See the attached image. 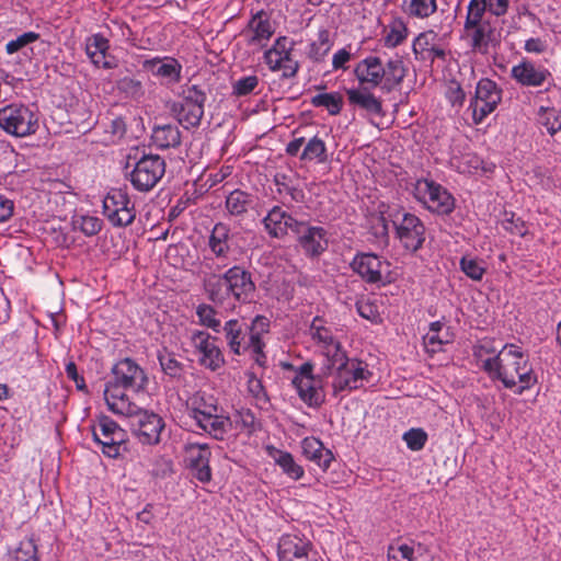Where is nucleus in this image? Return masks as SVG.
I'll return each instance as SVG.
<instances>
[{"label":"nucleus","mask_w":561,"mask_h":561,"mask_svg":"<svg viewBox=\"0 0 561 561\" xmlns=\"http://www.w3.org/2000/svg\"><path fill=\"white\" fill-rule=\"evenodd\" d=\"M473 355L492 380H500L505 388L514 389L516 394L537 383V375L528 356L514 344L504 345L495 354V350L483 343L474 347Z\"/></svg>","instance_id":"f257e3e1"},{"label":"nucleus","mask_w":561,"mask_h":561,"mask_svg":"<svg viewBox=\"0 0 561 561\" xmlns=\"http://www.w3.org/2000/svg\"><path fill=\"white\" fill-rule=\"evenodd\" d=\"M203 288L211 302L225 309H233L238 302L250 301L255 285L249 272L234 265L224 274H205Z\"/></svg>","instance_id":"f03ea898"},{"label":"nucleus","mask_w":561,"mask_h":561,"mask_svg":"<svg viewBox=\"0 0 561 561\" xmlns=\"http://www.w3.org/2000/svg\"><path fill=\"white\" fill-rule=\"evenodd\" d=\"M137 370L138 366L129 358L118 362L112 368L113 379L105 386L104 399L113 413L127 417L138 416L140 408L128 393L130 391L137 397V391L130 389Z\"/></svg>","instance_id":"7ed1b4c3"},{"label":"nucleus","mask_w":561,"mask_h":561,"mask_svg":"<svg viewBox=\"0 0 561 561\" xmlns=\"http://www.w3.org/2000/svg\"><path fill=\"white\" fill-rule=\"evenodd\" d=\"M354 75L358 85L370 89L381 88L389 93L402 83L407 76V68L404 61L398 56L383 64L380 57L369 55L356 65Z\"/></svg>","instance_id":"20e7f679"},{"label":"nucleus","mask_w":561,"mask_h":561,"mask_svg":"<svg viewBox=\"0 0 561 561\" xmlns=\"http://www.w3.org/2000/svg\"><path fill=\"white\" fill-rule=\"evenodd\" d=\"M488 2H469L461 38L471 51L486 55L497 43L496 31L486 18Z\"/></svg>","instance_id":"39448f33"},{"label":"nucleus","mask_w":561,"mask_h":561,"mask_svg":"<svg viewBox=\"0 0 561 561\" xmlns=\"http://www.w3.org/2000/svg\"><path fill=\"white\" fill-rule=\"evenodd\" d=\"M330 362L332 366L337 365L332 385L335 393L344 390L359 389L373 376L367 363L357 358H348L344 351H337L336 354H332Z\"/></svg>","instance_id":"423d86ee"},{"label":"nucleus","mask_w":561,"mask_h":561,"mask_svg":"<svg viewBox=\"0 0 561 561\" xmlns=\"http://www.w3.org/2000/svg\"><path fill=\"white\" fill-rule=\"evenodd\" d=\"M396 229V237L401 245L410 252H416L425 241V226L414 214L396 208L389 213Z\"/></svg>","instance_id":"0eeeda50"},{"label":"nucleus","mask_w":561,"mask_h":561,"mask_svg":"<svg viewBox=\"0 0 561 561\" xmlns=\"http://www.w3.org/2000/svg\"><path fill=\"white\" fill-rule=\"evenodd\" d=\"M0 127L15 137L30 136L38 128V117L28 106L12 103L0 108Z\"/></svg>","instance_id":"6e6552de"},{"label":"nucleus","mask_w":561,"mask_h":561,"mask_svg":"<svg viewBox=\"0 0 561 561\" xmlns=\"http://www.w3.org/2000/svg\"><path fill=\"white\" fill-rule=\"evenodd\" d=\"M413 195L430 211L438 215H449L455 208L453 195L433 180L419 179L413 185Z\"/></svg>","instance_id":"1a4fd4ad"},{"label":"nucleus","mask_w":561,"mask_h":561,"mask_svg":"<svg viewBox=\"0 0 561 561\" xmlns=\"http://www.w3.org/2000/svg\"><path fill=\"white\" fill-rule=\"evenodd\" d=\"M350 266L366 284L383 286L390 282V263L375 253L355 254Z\"/></svg>","instance_id":"9d476101"},{"label":"nucleus","mask_w":561,"mask_h":561,"mask_svg":"<svg viewBox=\"0 0 561 561\" xmlns=\"http://www.w3.org/2000/svg\"><path fill=\"white\" fill-rule=\"evenodd\" d=\"M502 101V89L489 78L478 81L474 96L470 100L469 108L472 111V121L476 125L493 113Z\"/></svg>","instance_id":"9b49d317"},{"label":"nucleus","mask_w":561,"mask_h":561,"mask_svg":"<svg viewBox=\"0 0 561 561\" xmlns=\"http://www.w3.org/2000/svg\"><path fill=\"white\" fill-rule=\"evenodd\" d=\"M297 244L308 259L320 257L329 248V232L310 220H299L294 232Z\"/></svg>","instance_id":"f8f14e48"},{"label":"nucleus","mask_w":561,"mask_h":561,"mask_svg":"<svg viewBox=\"0 0 561 561\" xmlns=\"http://www.w3.org/2000/svg\"><path fill=\"white\" fill-rule=\"evenodd\" d=\"M295 43L286 36H279L275 39L271 48L264 53V61L273 72L282 70V77L285 79L294 78L300 68V65L291 56Z\"/></svg>","instance_id":"ddd939ff"},{"label":"nucleus","mask_w":561,"mask_h":561,"mask_svg":"<svg viewBox=\"0 0 561 561\" xmlns=\"http://www.w3.org/2000/svg\"><path fill=\"white\" fill-rule=\"evenodd\" d=\"M185 468L192 477L201 483H208L213 479L209 465L211 450L208 444L187 442L183 446Z\"/></svg>","instance_id":"4468645a"},{"label":"nucleus","mask_w":561,"mask_h":561,"mask_svg":"<svg viewBox=\"0 0 561 561\" xmlns=\"http://www.w3.org/2000/svg\"><path fill=\"white\" fill-rule=\"evenodd\" d=\"M279 561H318L312 542L297 534H285L277 545Z\"/></svg>","instance_id":"2eb2a0df"},{"label":"nucleus","mask_w":561,"mask_h":561,"mask_svg":"<svg viewBox=\"0 0 561 561\" xmlns=\"http://www.w3.org/2000/svg\"><path fill=\"white\" fill-rule=\"evenodd\" d=\"M191 340L199 354V364L202 366L216 371L225 365V357L216 344V337L205 331H195L192 333Z\"/></svg>","instance_id":"dca6fc26"},{"label":"nucleus","mask_w":561,"mask_h":561,"mask_svg":"<svg viewBox=\"0 0 561 561\" xmlns=\"http://www.w3.org/2000/svg\"><path fill=\"white\" fill-rule=\"evenodd\" d=\"M413 53L417 60L434 62L436 59L446 61L447 51L442 39L434 31L421 33L413 41Z\"/></svg>","instance_id":"f3484780"},{"label":"nucleus","mask_w":561,"mask_h":561,"mask_svg":"<svg viewBox=\"0 0 561 561\" xmlns=\"http://www.w3.org/2000/svg\"><path fill=\"white\" fill-rule=\"evenodd\" d=\"M298 219L284 210L280 206H273L262 219L265 232L273 239H284L288 231L294 232Z\"/></svg>","instance_id":"a211bd4d"},{"label":"nucleus","mask_w":561,"mask_h":561,"mask_svg":"<svg viewBox=\"0 0 561 561\" xmlns=\"http://www.w3.org/2000/svg\"><path fill=\"white\" fill-rule=\"evenodd\" d=\"M371 90L362 85L346 89L347 102L354 110L367 115L383 116L382 100L376 96Z\"/></svg>","instance_id":"6ab92c4d"},{"label":"nucleus","mask_w":561,"mask_h":561,"mask_svg":"<svg viewBox=\"0 0 561 561\" xmlns=\"http://www.w3.org/2000/svg\"><path fill=\"white\" fill-rule=\"evenodd\" d=\"M142 70L150 72L165 83H174L180 81L182 66L171 57L147 58L142 55Z\"/></svg>","instance_id":"aec40b11"},{"label":"nucleus","mask_w":561,"mask_h":561,"mask_svg":"<svg viewBox=\"0 0 561 561\" xmlns=\"http://www.w3.org/2000/svg\"><path fill=\"white\" fill-rule=\"evenodd\" d=\"M512 78L523 87H541L550 77V71L543 66H537L524 59L511 69Z\"/></svg>","instance_id":"412c9836"},{"label":"nucleus","mask_w":561,"mask_h":561,"mask_svg":"<svg viewBox=\"0 0 561 561\" xmlns=\"http://www.w3.org/2000/svg\"><path fill=\"white\" fill-rule=\"evenodd\" d=\"M225 337L230 351L241 355L250 351L254 343H250L248 323L243 320L231 319L224 325Z\"/></svg>","instance_id":"4be33fe9"},{"label":"nucleus","mask_w":561,"mask_h":561,"mask_svg":"<svg viewBox=\"0 0 561 561\" xmlns=\"http://www.w3.org/2000/svg\"><path fill=\"white\" fill-rule=\"evenodd\" d=\"M100 432L93 430V438L103 446V453L110 457L118 454V444L122 442L121 428L108 416H101L99 420Z\"/></svg>","instance_id":"5701e85b"},{"label":"nucleus","mask_w":561,"mask_h":561,"mask_svg":"<svg viewBox=\"0 0 561 561\" xmlns=\"http://www.w3.org/2000/svg\"><path fill=\"white\" fill-rule=\"evenodd\" d=\"M244 34L248 35V46L256 48L266 46V43L274 34V28L272 27L270 18L263 10L257 11L252 16L248 24V32Z\"/></svg>","instance_id":"b1692460"},{"label":"nucleus","mask_w":561,"mask_h":561,"mask_svg":"<svg viewBox=\"0 0 561 561\" xmlns=\"http://www.w3.org/2000/svg\"><path fill=\"white\" fill-rule=\"evenodd\" d=\"M309 334L311 339L323 348L327 350V356L329 360L332 359V354H336L337 351H343L341 347V343L337 342L333 335V330L331 325H328L327 320L322 317H314L310 328Z\"/></svg>","instance_id":"393cba45"},{"label":"nucleus","mask_w":561,"mask_h":561,"mask_svg":"<svg viewBox=\"0 0 561 561\" xmlns=\"http://www.w3.org/2000/svg\"><path fill=\"white\" fill-rule=\"evenodd\" d=\"M188 415L198 423L201 420L210 419L221 411L217 400L213 396L205 392L194 393L186 402Z\"/></svg>","instance_id":"a878e982"},{"label":"nucleus","mask_w":561,"mask_h":561,"mask_svg":"<svg viewBox=\"0 0 561 561\" xmlns=\"http://www.w3.org/2000/svg\"><path fill=\"white\" fill-rule=\"evenodd\" d=\"M304 456L314 462L323 471H327L334 459L333 453L323 446V443L313 437H305L301 440Z\"/></svg>","instance_id":"bb28decb"},{"label":"nucleus","mask_w":561,"mask_h":561,"mask_svg":"<svg viewBox=\"0 0 561 561\" xmlns=\"http://www.w3.org/2000/svg\"><path fill=\"white\" fill-rule=\"evenodd\" d=\"M321 382L319 376L313 379H293V386L296 388L299 398L311 408H318L324 402Z\"/></svg>","instance_id":"cd10ccee"},{"label":"nucleus","mask_w":561,"mask_h":561,"mask_svg":"<svg viewBox=\"0 0 561 561\" xmlns=\"http://www.w3.org/2000/svg\"><path fill=\"white\" fill-rule=\"evenodd\" d=\"M165 172L164 160L158 154H142V192L151 190Z\"/></svg>","instance_id":"c85d7f7f"},{"label":"nucleus","mask_w":561,"mask_h":561,"mask_svg":"<svg viewBox=\"0 0 561 561\" xmlns=\"http://www.w3.org/2000/svg\"><path fill=\"white\" fill-rule=\"evenodd\" d=\"M254 206V196L251 193L236 188L225 199V208L231 217L243 218Z\"/></svg>","instance_id":"c756f323"},{"label":"nucleus","mask_w":561,"mask_h":561,"mask_svg":"<svg viewBox=\"0 0 561 561\" xmlns=\"http://www.w3.org/2000/svg\"><path fill=\"white\" fill-rule=\"evenodd\" d=\"M230 227L225 222L214 225L208 238V248L217 259L227 257L230 252Z\"/></svg>","instance_id":"7c9ffc66"},{"label":"nucleus","mask_w":561,"mask_h":561,"mask_svg":"<svg viewBox=\"0 0 561 561\" xmlns=\"http://www.w3.org/2000/svg\"><path fill=\"white\" fill-rule=\"evenodd\" d=\"M165 430L163 419L153 412L142 410V445H157Z\"/></svg>","instance_id":"2f4dec72"},{"label":"nucleus","mask_w":561,"mask_h":561,"mask_svg":"<svg viewBox=\"0 0 561 561\" xmlns=\"http://www.w3.org/2000/svg\"><path fill=\"white\" fill-rule=\"evenodd\" d=\"M151 144L159 149L178 147L181 144V133L172 124L158 125L152 128Z\"/></svg>","instance_id":"473e14b6"},{"label":"nucleus","mask_w":561,"mask_h":561,"mask_svg":"<svg viewBox=\"0 0 561 561\" xmlns=\"http://www.w3.org/2000/svg\"><path fill=\"white\" fill-rule=\"evenodd\" d=\"M270 456L274 459L275 463L280 467L283 473H285L288 478L297 481L304 477V468L296 462L294 456L290 453L271 448Z\"/></svg>","instance_id":"72a5a7b5"},{"label":"nucleus","mask_w":561,"mask_h":561,"mask_svg":"<svg viewBox=\"0 0 561 561\" xmlns=\"http://www.w3.org/2000/svg\"><path fill=\"white\" fill-rule=\"evenodd\" d=\"M172 111L179 123L186 129L198 126L204 115V108H199V106L187 104L182 101L174 103Z\"/></svg>","instance_id":"f704fd0d"},{"label":"nucleus","mask_w":561,"mask_h":561,"mask_svg":"<svg viewBox=\"0 0 561 561\" xmlns=\"http://www.w3.org/2000/svg\"><path fill=\"white\" fill-rule=\"evenodd\" d=\"M196 425L213 438L222 440L228 433L231 423L228 416L218 412L210 419L206 417V420H201Z\"/></svg>","instance_id":"c9c22d12"},{"label":"nucleus","mask_w":561,"mask_h":561,"mask_svg":"<svg viewBox=\"0 0 561 561\" xmlns=\"http://www.w3.org/2000/svg\"><path fill=\"white\" fill-rule=\"evenodd\" d=\"M301 161L317 160L319 163L327 161V146L318 136L312 137L305 146L301 154Z\"/></svg>","instance_id":"e433bc0d"},{"label":"nucleus","mask_w":561,"mask_h":561,"mask_svg":"<svg viewBox=\"0 0 561 561\" xmlns=\"http://www.w3.org/2000/svg\"><path fill=\"white\" fill-rule=\"evenodd\" d=\"M538 122L553 136L561 130V111L554 107L541 106L538 112Z\"/></svg>","instance_id":"4c0bfd02"},{"label":"nucleus","mask_w":561,"mask_h":561,"mask_svg":"<svg viewBox=\"0 0 561 561\" xmlns=\"http://www.w3.org/2000/svg\"><path fill=\"white\" fill-rule=\"evenodd\" d=\"M385 45L387 47H396L400 45L408 35V28L403 20L393 19L385 30Z\"/></svg>","instance_id":"58836bf2"},{"label":"nucleus","mask_w":561,"mask_h":561,"mask_svg":"<svg viewBox=\"0 0 561 561\" xmlns=\"http://www.w3.org/2000/svg\"><path fill=\"white\" fill-rule=\"evenodd\" d=\"M8 561H38L37 548L33 539L26 538L8 553Z\"/></svg>","instance_id":"ea45409f"},{"label":"nucleus","mask_w":561,"mask_h":561,"mask_svg":"<svg viewBox=\"0 0 561 561\" xmlns=\"http://www.w3.org/2000/svg\"><path fill=\"white\" fill-rule=\"evenodd\" d=\"M316 107H325L331 115H337L343 107V99L339 93H320L311 99Z\"/></svg>","instance_id":"a19ab883"},{"label":"nucleus","mask_w":561,"mask_h":561,"mask_svg":"<svg viewBox=\"0 0 561 561\" xmlns=\"http://www.w3.org/2000/svg\"><path fill=\"white\" fill-rule=\"evenodd\" d=\"M332 46L330 39V33L328 30H320L318 33V38L311 43L310 50L308 56L310 59L314 61L322 60L327 54L330 51Z\"/></svg>","instance_id":"79ce46f5"},{"label":"nucleus","mask_w":561,"mask_h":561,"mask_svg":"<svg viewBox=\"0 0 561 561\" xmlns=\"http://www.w3.org/2000/svg\"><path fill=\"white\" fill-rule=\"evenodd\" d=\"M129 205L127 194L121 188L111 190L103 199V213L105 216L115 214L117 209Z\"/></svg>","instance_id":"37998d69"},{"label":"nucleus","mask_w":561,"mask_h":561,"mask_svg":"<svg viewBox=\"0 0 561 561\" xmlns=\"http://www.w3.org/2000/svg\"><path fill=\"white\" fill-rule=\"evenodd\" d=\"M250 343H254L257 350H260V343H263L262 335L268 332L270 321L264 316H256L251 323H248Z\"/></svg>","instance_id":"c03bdc74"},{"label":"nucleus","mask_w":561,"mask_h":561,"mask_svg":"<svg viewBox=\"0 0 561 561\" xmlns=\"http://www.w3.org/2000/svg\"><path fill=\"white\" fill-rule=\"evenodd\" d=\"M73 229L82 231L85 236L96 234L102 228V221L93 216H75L72 218Z\"/></svg>","instance_id":"a18cd8bd"},{"label":"nucleus","mask_w":561,"mask_h":561,"mask_svg":"<svg viewBox=\"0 0 561 561\" xmlns=\"http://www.w3.org/2000/svg\"><path fill=\"white\" fill-rule=\"evenodd\" d=\"M196 314L202 325L207 327L215 332L220 331V320L216 318V311L210 305H198L196 308Z\"/></svg>","instance_id":"49530a36"},{"label":"nucleus","mask_w":561,"mask_h":561,"mask_svg":"<svg viewBox=\"0 0 561 561\" xmlns=\"http://www.w3.org/2000/svg\"><path fill=\"white\" fill-rule=\"evenodd\" d=\"M274 183L277 186V192L282 194L283 192H286L290 197L291 201L296 203H301L305 198V193L301 188L296 186H290L288 184V176L285 173H276L274 175Z\"/></svg>","instance_id":"de8ad7c7"},{"label":"nucleus","mask_w":561,"mask_h":561,"mask_svg":"<svg viewBox=\"0 0 561 561\" xmlns=\"http://www.w3.org/2000/svg\"><path fill=\"white\" fill-rule=\"evenodd\" d=\"M501 225L503 229L514 236L524 237L528 232L525 221L514 213H505Z\"/></svg>","instance_id":"09e8293b"},{"label":"nucleus","mask_w":561,"mask_h":561,"mask_svg":"<svg viewBox=\"0 0 561 561\" xmlns=\"http://www.w3.org/2000/svg\"><path fill=\"white\" fill-rule=\"evenodd\" d=\"M420 552L419 545L409 546V545H400L398 548H389L388 551V560L389 561H414L416 560V554Z\"/></svg>","instance_id":"8fccbe9b"},{"label":"nucleus","mask_w":561,"mask_h":561,"mask_svg":"<svg viewBox=\"0 0 561 561\" xmlns=\"http://www.w3.org/2000/svg\"><path fill=\"white\" fill-rule=\"evenodd\" d=\"M402 438L410 450L419 451L427 442V433L423 428H410Z\"/></svg>","instance_id":"3c124183"},{"label":"nucleus","mask_w":561,"mask_h":561,"mask_svg":"<svg viewBox=\"0 0 561 561\" xmlns=\"http://www.w3.org/2000/svg\"><path fill=\"white\" fill-rule=\"evenodd\" d=\"M460 268L468 277L473 280H481L485 273V268L478 260L467 256H463L460 260Z\"/></svg>","instance_id":"603ef678"},{"label":"nucleus","mask_w":561,"mask_h":561,"mask_svg":"<svg viewBox=\"0 0 561 561\" xmlns=\"http://www.w3.org/2000/svg\"><path fill=\"white\" fill-rule=\"evenodd\" d=\"M207 100L205 91L199 89L197 85H191L183 90V99L182 102L192 104L195 106H199V108H204L205 102Z\"/></svg>","instance_id":"864d4df0"},{"label":"nucleus","mask_w":561,"mask_h":561,"mask_svg":"<svg viewBox=\"0 0 561 561\" xmlns=\"http://www.w3.org/2000/svg\"><path fill=\"white\" fill-rule=\"evenodd\" d=\"M39 38V34L35 32H26L7 43L5 50L8 54H14L25 47L26 45L36 42Z\"/></svg>","instance_id":"5fc2aeb1"},{"label":"nucleus","mask_w":561,"mask_h":561,"mask_svg":"<svg viewBox=\"0 0 561 561\" xmlns=\"http://www.w3.org/2000/svg\"><path fill=\"white\" fill-rule=\"evenodd\" d=\"M259 84L256 76H248L240 78L233 83V94L237 96H244L250 94Z\"/></svg>","instance_id":"6e6d98bb"},{"label":"nucleus","mask_w":561,"mask_h":561,"mask_svg":"<svg viewBox=\"0 0 561 561\" xmlns=\"http://www.w3.org/2000/svg\"><path fill=\"white\" fill-rule=\"evenodd\" d=\"M436 9V2H408V7L404 8V11L413 16L427 18L434 13Z\"/></svg>","instance_id":"4d7b16f0"},{"label":"nucleus","mask_w":561,"mask_h":561,"mask_svg":"<svg viewBox=\"0 0 561 561\" xmlns=\"http://www.w3.org/2000/svg\"><path fill=\"white\" fill-rule=\"evenodd\" d=\"M446 99L453 106L461 107L463 105L466 93L458 81L451 80L449 82Z\"/></svg>","instance_id":"13d9d810"},{"label":"nucleus","mask_w":561,"mask_h":561,"mask_svg":"<svg viewBox=\"0 0 561 561\" xmlns=\"http://www.w3.org/2000/svg\"><path fill=\"white\" fill-rule=\"evenodd\" d=\"M136 213L134 207L125 205L123 208L117 209L115 214H110L108 219L117 226H127L135 219Z\"/></svg>","instance_id":"bf43d9fd"},{"label":"nucleus","mask_w":561,"mask_h":561,"mask_svg":"<svg viewBox=\"0 0 561 561\" xmlns=\"http://www.w3.org/2000/svg\"><path fill=\"white\" fill-rule=\"evenodd\" d=\"M356 310L362 318L369 320L373 323H377L378 321H380V314L378 312V309L376 305L373 302L357 301Z\"/></svg>","instance_id":"052dcab7"},{"label":"nucleus","mask_w":561,"mask_h":561,"mask_svg":"<svg viewBox=\"0 0 561 561\" xmlns=\"http://www.w3.org/2000/svg\"><path fill=\"white\" fill-rule=\"evenodd\" d=\"M162 370L171 377H175L181 371V364L170 354H160L158 356Z\"/></svg>","instance_id":"680f3d73"},{"label":"nucleus","mask_w":561,"mask_h":561,"mask_svg":"<svg viewBox=\"0 0 561 561\" xmlns=\"http://www.w3.org/2000/svg\"><path fill=\"white\" fill-rule=\"evenodd\" d=\"M108 41L100 34L92 35L85 44L87 55H93L100 51H107Z\"/></svg>","instance_id":"e2e57ef3"},{"label":"nucleus","mask_w":561,"mask_h":561,"mask_svg":"<svg viewBox=\"0 0 561 561\" xmlns=\"http://www.w3.org/2000/svg\"><path fill=\"white\" fill-rule=\"evenodd\" d=\"M237 423L249 433H253L256 430V419L254 413L249 409H242L237 413Z\"/></svg>","instance_id":"0e129e2a"},{"label":"nucleus","mask_w":561,"mask_h":561,"mask_svg":"<svg viewBox=\"0 0 561 561\" xmlns=\"http://www.w3.org/2000/svg\"><path fill=\"white\" fill-rule=\"evenodd\" d=\"M248 389L259 403H266L268 401L267 393L260 379L251 377L248 381Z\"/></svg>","instance_id":"69168bd1"},{"label":"nucleus","mask_w":561,"mask_h":561,"mask_svg":"<svg viewBox=\"0 0 561 561\" xmlns=\"http://www.w3.org/2000/svg\"><path fill=\"white\" fill-rule=\"evenodd\" d=\"M173 472V463L170 459L159 458L151 469V474L156 478H165Z\"/></svg>","instance_id":"338daca9"},{"label":"nucleus","mask_w":561,"mask_h":561,"mask_svg":"<svg viewBox=\"0 0 561 561\" xmlns=\"http://www.w3.org/2000/svg\"><path fill=\"white\" fill-rule=\"evenodd\" d=\"M14 210V203L0 193V224L8 221Z\"/></svg>","instance_id":"774afa93"}]
</instances>
